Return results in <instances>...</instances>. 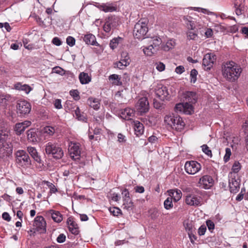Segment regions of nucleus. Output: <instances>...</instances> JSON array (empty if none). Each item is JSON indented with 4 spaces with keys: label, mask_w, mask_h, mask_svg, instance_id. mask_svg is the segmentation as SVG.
I'll use <instances>...</instances> for the list:
<instances>
[{
    "label": "nucleus",
    "mask_w": 248,
    "mask_h": 248,
    "mask_svg": "<svg viewBox=\"0 0 248 248\" xmlns=\"http://www.w3.org/2000/svg\"><path fill=\"white\" fill-rule=\"evenodd\" d=\"M242 72L240 66L233 61L223 62L221 65L222 75L226 80L230 82L236 81Z\"/></svg>",
    "instance_id": "obj_1"
},
{
    "label": "nucleus",
    "mask_w": 248,
    "mask_h": 248,
    "mask_svg": "<svg viewBox=\"0 0 248 248\" xmlns=\"http://www.w3.org/2000/svg\"><path fill=\"white\" fill-rule=\"evenodd\" d=\"M9 136L8 131L0 130V156L1 158L8 157L13 153V146Z\"/></svg>",
    "instance_id": "obj_2"
},
{
    "label": "nucleus",
    "mask_w": 248,
    "mask_h": 248,
    "mask_svg": "<svg viewBox=\"0 0 248 248\" xmlns=\"http://www.w3.org/2000/svg\"><path fill=\"white\" fill-rule=\"evenodd\" d=\"M164 122L169 127L176 131H181L185 125L182 118L178 115L175 116L173 113L166 114Z\"/></svg>",
    "instance_id": "obj_3"
},
{
    "label": "nucleus",
    "mask_w": 248,
    "mask_h": 248,
    "mask_svg": "<svg viewBox=\"0 0 248 248\" xmlns=\"http://www.w3.org/2000/svg\"><path fill=\"white\" fill-rule=\"evenodd\" d=\"M45 151L46 154L51 155L56 159H61L64 153L62 148L57 143L48 142L45 145Z\"/></svg>",
    "instance_id": "obj_4"
},
{
    "label": "nucleus",
    "mask_w": 248,
    "mask_h": 248,
    "mask_svg": "<svg viewBox=\"0 0 248 248\" xmlns=\"http://www.w3.org/2000/svg\"><path fill=\"white\" fill-rule=\"evenodd\" d=\"M15 155L16 162L18 166L26 168L31 165V159L26 151L19 150L16 152Z\"/></svg>",
    "instance_id": "obj_5"
},
{
    "label": "nucleus",
    "mask_w": 248,
    "mask_h": 248,
    "mask_svg": "<svg viewBox=\"0 0 248 248\" xmlns=\"http://www.w3.org/2000/svg\"><path fill=\"white\" fill-rule=\"evenodd\" d=\"M147 31L148 28L146 24L140 21L134 26L133 35L135 38L140 39L144 37Z\"/></svg>",
    "instance_id": "obj_6"
},
{
    "label": "nucleus",
    "mask_w": 248,
    "mask_h": 248,
    "mask_svg": "<svg viewBox=\"0 0 248 248\" xmlns=\"http://www.w3.org/2000/svg\"><path fill=\"white\" fill-rule=\"evenodd\" d=\"M182 20L186 27L189 30H194L197 27L199 28L202 26L200 22L196 18L190 16H185L182 17Z\"/></svg>",
    "instance_id": "obj_7"
},
{
    "label": "nucleus",
    "mask_w": 248,
    "mask_h": 248,
    "mask_svg": "<svg viewBox=\"0 0 248 248\" xmlns=\"http://www.w3.org/2000/svg\"><path fill=\"white\" fill-rule=\"evenodd\" d=\"M68 151L71 158L75 160L79 159L81 155L80 144L71 141L69 144Z\"/></svg>",
    "instance_id": "obj_8"
},
{
    "label": "nucleus",
    "mask_w": 248,
    "mask_h": 248,
    "mask_svg": "<svg viewBox=\"0 0 248 248\" xmlns=\"http://www.w3.org/2000/svg\"><path fill=\"white\" fill-rule=\"evenodd\" d=\"M217 57L213 53H208L205 54L202 60V65L206 71H208L213 66L216 62Z\"/></svg>",
    "instance_id": "obj_9"
},
{
    "label": "nucleus",
    "mask_w": 248,
    "mask_h": 248,
    "mask_svg": "<svg viewBox=\"0 0 248 248\" xmlns=\"http://www.w3.org/2000/svg\"><path fill=\"white\" fill-rule=\"evenodd\" d=\"M186 171L189 174H195L201 169V164L196 161H186L185 165Z\"/></svg>",
    "instance_id": "obj_10"
},
{
    "label": "nucleus",
    "mask_w": 248,
    "mask_h": 248,
    "mask_svg": "<svg viewBox=\"0 0 248 248\" xmlns=\"http://www.w3.org/2000/svg\"><path fill=\"white\" fill-rule=\"evenodd\" d=\"M34 229L40 233H43L46 232V223L42 216H37L33 222Z\"/></svg>",
    "instance_id": "obj_11"
},
{
    "label": "nucleus",
    "mask_w": 248,
    "mask_h": 248,
    "mask_svg": "<svg viewBox=\"0 0 248 248\" xmlns=\"http://www.w3.org/2000/svg\"><path fill=\"white\" fill-rule=\"evenodd\" d=\"M17 112L20 115H26L30 113L31 110V104L25 100L18 101L16 105Z\"/></svg>",
    "instance_id": "obj_12"
},
{
    "label": "nucleus",
    "mask_w": 248,
    "mask_h": 248,
    "mask_svg": "<svg viewBox=\"0 0 248 248\" xmlns=\"http://www.w3.org/2000/svg\"><path fill=\"white\" fill-rule=\"evenodd\" d=\"M185 202L186 204L190 206H198L202 205L201 198L193 194H188L186 197Z\"/></svg>",
    "instance_id": "obj_13"
},
{
    "label": "nucleus",
    "mask_w": 248,
    "mask_h": 248,
    "mask_svg": "<svg viewBox=\"0 0 248 248\" xmlns=\"http://www.w3.org/2000/svg\"><path fill=\"white\" fill-rule=\"evenodd\" d=\"M136 108L141 113H146L149 109V104L146 97L140 98L136 105Z\"/></svg>",
    "instance_id": "obj_14"
},
{
    "label": "nucleus",
    "mask_w": 248,
    "mask_h": 248,
    "mask_svg": "<svg viewBox=\"0 0 248 248\" xmlns=\"http://www.w3.org/2000/svg\"><path fill=\"white\" fill-rule=\"evenodd\" d=\"M199 184L203 188L209 189L213 186L214 180L209 175H204L200 179Z\"/></svg>",
    "instance_id": "obj_15"
},
{
    "label": "nucleus",
    "mask_w": 248,
    "mask_h": 248,
    "mask_svg": "<svg viewBox=\"0 0 248 248\" xmlns=\"http://www.w3.org/2000/svg\"><path fill=\"white\" fill-rule=\"evenodd\" d=\"M155 93L157 97L161 100L167 99L169 93L166 87L160 84L155 88Z\"/></svg>",
    "instance_id": "obj_16"
},
{
    "label": "nucleus",
    "mask_w": 248,
    "mask_h": 248,
    "mask_svg": "<svg viewBox=\"0 0 248 248\" xmlns=\"http://www.w3.org/2000/svg\"><path fill=\"white\" fill-rule=\"evenodd\" d=\"M118 25L117 19L113 17H108L103 26L104 30L106 32H109L115 29Z\"/></svg>",
    "instance_id": "obj_17"
},
{
    "label": "nucleus",
    "mask_w": 248,
    "mask_h": 248,
    "mask_svg": "<svg viewBox=\"0 0 248 248\" xmlns=\"http://www.w3.org/2000/svg\"><path fill=\"white\" fill-rule=\"evenodd\" d=\"M183 98L184 102L195 104L197 102L198 97L195 92L188 91L183 93Z\"/></svg>",
    "instance_id": "obj_18"
},
{
    "label": "nucleus",
    "mask_w": 248,
    "mask_h": 248,
    "mask_svg": "<svg viewBox=\"0 0 248 248\" xmlns=\"http://www.w3.org/2000/svg\"><path fill=\"white\" fill-rule=\"evenodd\" d=\"M31 124V122L25 121L24 122L17 123L15 127V131L18 135H20L25 130V129Z\"/></svg>",
    "instance_id": "obj_19"
},
{
    "label": "nucleus",
    "mask_w": 248,
    "mask_h": 248,
    "mask_svg": "<svg viewBox=\"0 0 248 248\" xmlns=\"http://www.w3.org/2000/svg\"><path fill=\"white\" fill-rule=\"evenodd\" d=\"M183 225L186 231L187 232L190 239H191L192 235H193L195 238V235L193 234V232L195 231V230L193 228L192 221L189 219L185 220L183 222Z\"/></svg>",
    "instance_id": "obj_20"
},
{
    "label": "nucleus",
    "mask_w": 248,
    "mask_h": 248,
    "mask_svg": "<svg viewBox=\"0 0 248 248\" xmlns=\"http://www.w3.org/2000/svg\"><path fill=\"white\" fill-rule=\"evenodd\" d=\"M240 181L234 177H232L229 180V187L231 193H237L240 188Z\"/></svg>",
    "instance_id": "obj_21"
},
{
    "label": "nucleus",
    "mask_w": 248,
    "mask_h": 248,
    "mask_svg": "<svg viewBox=\"0 0 248 248\" xmlns=\"http://www.w3.org/2000/svg\"><path fill=\"white\" fill-rule=\"evenodd\" d=\"M170 198L175 202H178L182 197V192L178 189H170L168 191Z\"/></svg>",
    "instance_id": "obj_22"
},
{
    "label": "nucleus",
    "mask_w": 248,
    "mask_h": 248,
    "mask_svg": "<svg viewBox=\"0 0 248 248\" xmlns=\"http://www.w3.org/2000/svg\"><path fill=\"white\" fill-rule=\"evenodd\" d=\"M134 128L135 133L137 136H141L144 131L143 125L139 121H136L134 122Z\"/></svg>",
    "instance_id": "obj_23"
},
{
    "label": "nucleus",
    "mask_w": 248,
    "mask_h": 248,
    "mask_svg": "<svg viewBox=\"0 0 248 248\" xmlns=\"http://www.w3.org/2000/svg\"><path fill=\"white\" fill-rule=\"evenodd\" d=\"M84 41L88 45L97 46V43L96 41V38L94 35L89 33L85 35L83 38Z\"/></svg>",
    "instance_id": "obj_24"
},
{
    "label": "nucleus",
    "mask_w": 248,
    "mask_h": 248,
    "mask_svg": "<svg viewBox=\"0 0 248 248\" xmlns=\"http://www.w3.org/2000/svg\"><path fill=\"white\" fill-rule=\"evenodd\" d=\"M27 139L29 141L31 142L37 141V134L35 129H31L27 132Z\"/></svg>",
    "instance_id": "obj_25"
},
{
    "label": "nucleus",
    "mask_w": 248,
    "mask_h": 248,
    "mask_svg": "<svg viewBox=\"0 0 248 248\" xmlns=\"http://www.w3.org/2000/svg\"><path fill=\"white\" fill-rule=\"evenodd\" d=\"M49 213L51 215L52 218L55 222H60L62 220V216L59 211L50 210Z\"/></svg>",
    "instance_id": "obj_26"
},
{
    "label": "nucleus",
    "mask_w": 248,
    "mask_h": 248,
    "mask_svg": "<svg viewBox=\"0 0 248 248\" xmlns=\"http://www.w3.org/2000/svg\"><path fill=\"white\" fill-rule=\"evenodd\" d=\"M121 114L122 117L124 119L129 120L130 119V117L134 115V110L130 108H126L122 110Z\"/></svg>",
    "instance_id": "obj_27"
},
{
    "label": "nucleus",
    "mask_w": 248,
    "mask_h": 248,
    "mask_svg": "<svg viewBox=\"0 0 248 248\" xmlns=\"http://www.w3.org/2000/svg\"><path fill=\"white\" fill-rule=\"evenodd\" d=\"M28 153L37 162L41 161L40 157L39 156L36 149L32 147H28L27 148Z\"/></svg>",
    "instance_id": "obj_28"
},
{
    "label": "nucleus",
    "mask_w": 248,
    "mask_h": 248,
    "mask_svg": "<svg viewBox=\"0 0 248 248\" xmlns=\"http://www.w3.org/2000/svg\"><path fill=\"white\" fill-rule=\"evenodd\" d=\"M123 204L122 207L123 209L126 210L128 211L132 210L134 205L130 198L127 199H123Z\"/></svg>",
    "instance_id": "obj_29"
},
{
    "label": "nucleus",
    "mask_w": 248,
    "mask_h": 248,
    "mask_svg": "<svg viewBox=\"0 0 248 248\" xmlns=\"http://www.w3.org/2000/svg\"><path fill=\"white\" fill-rule=\"evenodd\" d=\"M80 82L82 84L88 83L91 80V77L87 73L82 72L79 75Z\"/></svg>",
    "instance_id": "obj_30"
},
{
    "label": "nucleus",
    "mask_w": 248,
    "mask_h": 248,
    "mask_svg": "<svg viewBox=\"0 0 248 248\" xmlns=\"http://www.w3.org/2000/svg\"><path fill=\"white\" fill-rule=\"evenodd\" d=\"M15 88L16 90L25 91L26 93H29L31 90V88L30 86L27 84L22 85L20 83L16 84Z\"/></svg>",
    "instance_id": "obj_31"
},
{
    "label": "nucleus",
    "mask_w": 248,
    "mask_h": 248,
    "mask_svg": "<svg viewBox=\"0 0 248 248\" xmlns=\"http://www.w3.org/2000/svg\"><path fill=\"white\" fill-rule=\"evenodd\" d=\"M162 40L158 37L152 38L149 41V44L151 45L157 51L158 49L159 46L161 44Z\"/></svg>",
    "instance_id": "obj_32"
},
{
    "label": "nucleus",
    "mask_w": 248,
    "mask_h": 248,
    "mask_svg": "<svg viewBox=\"0 0 248 248\" xmlns=\"http://www.w3.org/2000/svg\"><path fill=\"white\" fill-rule=\"evenodd\" d=\"M89 105L94 109H98L100 108V103L98 99L93 98H89L88 100Z\"/></svg>",
    "instance_id": "obj_33"
},
{
    "label": "nucleus",
    "mask_w": 248,
    "mask_h": 248,
    "mask_svg": "<svg viewBox=\"0 0 248 248\" xmlns=\"http://www.w3.org/2000/svg\"><path fill=\"white\" fill-rule=\"evenodd\" d=\"M192 104L188 102H184L185 109H184V113L190 115L194 112V108Z\"/></svg>",
    "instance_id": "obj_34"
},
{
    "label": "nucleus",
    "mask_w": 248,
    "mask_h": 248,
    "mask_svg": "<svg viewBox=\"0 0 248 248\" xmlns=\"http://www.w3.org/2000/svg\"><path fill=\"white\" fill-rule=\"evenodd\" d=\"M109 80L111 81V83L115 85H121V78L118 75L112 74L109 77Z\"/></svg>",
    "instance_id": "obj_35"
},
{
    "label": "nucleus",
    "mask_w": 248,
    "mask_h": 248,
    "mask_svg": "<svg viewBox=\"0 0 248 248\" xmlns=\"http://www.w3.org/2000/svg\"><path fill=\"white\" fill-rule=\"evenodd\" d=\"M143 51L145 55L149 56H152L155 52L156 51L155 47H154V46L150 44L148 46L144 48Z\"/></svg>",
    "instance_id": "obj_36"
},
{
    "label": "nucleus",
    "mask_w": 248,
    "mask_h": 248,
    "mask_svg": "<svg viewBox=\"0 0 248 248\" xmlns=\"http://www.w3.org/2000/svg\"><path fill=\"white\" fill-rule=\"evenodd\" d=\"M101 10L105 12H112L116 10V8L111 4H104L101 5Z\"/></svg>",
    "instance_id": "obj_37"
},
{
    "label": "nucleus",
    "mask_w": 248,
    "mask_h": 248,
    "mask_svg": "<svg viewBox=\"0 0 248 248\" xmlns=\"http://www.w3.org/2000/svg\"><path fill=\"white\" fill-rule=\"evenodd\" d=\"M235 8V12L237 15H245V14L247 11V7L245 6V4L240 5Z\"/></svg>",
    "instance_id": "obj_38"
},
{
    "label": "nucleus",
    "mask_w": 248,
    "mask_h": 248,
    "mask_svg": "<svg viewBox=\"0 0 248 248\" xmlns=\"http://www.w3.org/2000/svg\"><path fill=\"white\" fill-rule=\"evenodd\" d=\"M74 115H75L78 120L84 121L86 119L84 114L80 111L78 107H77L76 109L75 110V113Z\"/></svg>",
    "instance_id": "obj_39"
},
{
    "label": "nucleus",
    "mask_w": 248,
    "mask_h": 248,
    "mask_svg": "<svg viewBox=\"0 0 248 248\" xmlns=\"http://www.w3.org/2000/svg\"><path fill=\"white\" fill-rule=\"evenodd\" d=\"M121 59L122 61L125 62V64L129 65L131 61L128 53L126 51H123L121 53Z\"/></svg>",
    "instance_id": "obj_40"
},
{
    "label": "nucleus",
    "mask_w": 248,
    "mask_h": 248,
    "mask_svg": "<svg viewBox=\"0 0 248 248\" xmlns=\"http://www.w3.org/2000/svg\"><path fill=\"white\" fill-rule=\"evenodd\" d=\"M56 131L55 127L51 126H46L44 128V133L48 134L49 136H53Z\"/></svg>",
    "instance_id": "obj_41"
},
{
    "label": "nucleus",
    "mask_w": 248,
    "mask_h": 248,
    "mask_svg": "<svg viewBox=\"0 0 248 248\" xmlns=\"http://www.w3.org/2000/svg\"><path fill=\"white\" fill-rule=\"evenodd\" d=\"M125 62L124 61H122L121 59H120V61L118 62H116L114 63V67L118 68L120 69H124L126 66L129 65V64H125Z\"/></svg>",
    "instance_id": "obj_42"
},
{
    "label": "nucleus",
    "mask_w": 248,
    "mask_h": 248,
    "mask_svg": "<svg viewBox=\"0 0 248 248\" xmlns=\"http://www.w3.org/2000/svg\"><path fill=\"white\" fill-rule=\"evenodd\" d=\"M172 198L168 197L164 202V208L167 210H169L172 208L173 204Z\"/></svg>",
    "instance_id": "obj_43"
},
{
    "label": "nucleus",
    "mask_w": 248,
    "mask_h": 248,
    "mask_svg": "<svg viewBox=\"0 0 248 248\" xmlns=\"http://www.w3.org/2000/svg\"><path fill=\"white\" fill-rule=\"evenodd\" d=\"M187 38L188 40H196L198 38V34L195 31H188L186 32Z\"/></svg>",
    "instance_id": "obj_44"
},
{
    "label": "nucleus",
    "mask_w": 248,
    "mask_h": 248,
    "mask_svg": "<svg viewBox=\"0 0 248 248\" xmlns=\"http://www.w3.org/2000/svg\"><path fill=\"white\" fill-rule=\"evenodd\" d=\"M153 105L154 108L156 109L161 110L165 108V105L163 103L157 101L155 99L154 100Z\"/></svg>",
    "instance_id": "obj_45"
},
{
    "label": "nucleus",
    "mask_w": 248,
    "mask_h": 248,
    "mask_svg": "<svg viewBox=\"0 0 248 248\" xmlns=\"http://www.w3.org/2000/svg\"><path fill=\"white\" fill-rule=\"evenodd\" d=\"M198 75V71L193 69L190 72V77H191V82L194 83L196 82L197 80V76Z\"/></svg>",
    "instance_id": "obj_46"
},
{
    "label": "nucleus",
    "mask_w": 248,
    "mask_h": 248,
    "mask_svg": "<svg viewBox=\"0 0 248 248\" xmlns=\"http://www.w3.org/2000/svg\"><path fill=\"white\" fill-rule=\"evenodd\" d=\"M120 39V38H114L111 40L109 43V46L111 48L114 49L116 48L119 44V40Z\"/></svg>",
    "instance_id": "obj_47"
},
{
    "label": "nucleus",
    "mask_w": 248,
    "mask_h": 248,
    "mask_svg": "<svg viewBox=\"0 0 248 248\" xmlns=\"http://www.w3.org/2000/svg\"><path fill=\"white\" fill-rule=\"evenodd\" d=\"M241 169V165L238 162H235L232 165V171L236 173H237Z\"/></svg>",
    "instance_id": "obj_48"
},
{
    "label": "nucleus",
    "mask_w": 248,
    "mask_h": 248,
    "mask_svg": "<svg viewBox=\"0 0 248 248\" xmlns=\"http://www.w3.org/2000/svg\"><path fill=\"white\" fill-rule=\"evenodd\" d=\"M70 94L73 96L75 100H79L80 98L79 92L77 90H73L70 91Z\"/></svg>",
    "instance_id": "obj_49"
},
{
    "label": "nucleus",
    "mask_w": 248,
    "mask_h": 248,
    "mask_svg": "<svg viewBox=\"0 0 248 248\" xmlns=\"http://www.w3.org/2000/svg\"><path fill=\"white\" fill-rule=\"evenodd\" d=\"M184 109H185L184 102L177 104L175 107V110L177 112L184 113Z\"/></svg>",
    "instance_id": "obj_50"
},
{
    "label": "nucleus",
    "mask_w": 248,
    "mask_h": 248,
    "mask_svg": "<svg viewBox=\"0 0 248 248\" xmlns=\"http://www.w3.org/2000/svg\"><path fill=\"white\" fill-rule=\"evenodd\" d=\"M156 69L162 72L165 69V65L161 62H157L155 63Z\"/></svg>",
    "instance_id": "obj_51"
},
{
    "label": "nucleus",
    "mask_w": 248,
    "mask_h": 248,
    "mask_svg": "<svg viewBox=\"0 0 248 248\" xmlns=\"http://www.w3.org/2000/svg\"><path fill=\"white\" fill-rule=\"evenodd\" d=\"M231 155V150L229 148H226L225 149V155L224 156V160L225 162L229 161Z\"/></svg>",
    "instance_id": "obj_52"
},
{
    "label": "nucleus",
    "mask_w": 248,
    "mask_h": 248,
    "mask_svg": "<svg viewBox=\"0 0 248 248\" xmlns=\"http://www.w3.org/2000/svg\"><path fill=\"white\" fill-rule=\"evenodd\" d=\"M202 151L208 156H212V152L207 145L204 144L202 146Z\"/></svg>",
    "instance_id": "obj_53"
},
{
    "label": "nucleus",
    "mask_w": 248,
    "mask_h": 248,
    "mask_svg": "<svg viewBox=\"0 0 248 248\" xmlns=\"http://www.w3.org/2000/svg\"><path fill=\"white\" fill-rule=\"evenodd\" d=\"M174 42L172 40H170L166 43V45L163 47V49L165 51H168L172 48L174 46Z\"/></svg>",
    "instance_id": "obj_54"
},
{
    "label": "nucleus",
    "mask_w": 248,
    "mask_h": 248,
    "mask_svg": "<svg viewBox=\"0 0 248 248\" xmlns=\"http://www.w3.org/2000/svg\"><path fill=\"white\" fill-rule=\"evenodd\" d=\"M110 212L114 216H117L121 213V210L117 207H113L109 209Z\"/></svg>",
    "instance_id": "obj_55"
},
{
    "label": "nucleus",
    "mask_w": 248,
    "mask_h": 248,
    "mask_svg": "<svg viewBox=\"0 0 248 248\" xmlns=\"http://www.w3.org/2000/svg\"><path fill=\"white\" fill-rule=\"evenodd\" d=\"M66 43L69 46H73L75 44V39L72 36H68L66 39Z\"/></svg>",
    "instance_id": "obj_56"
},
{
    "label": "nucleus",
    "mask_w": 248,
    "mask_h": 248,
    "mask_svg": "<svg viewBox=\"0 0 248 248\" xmlns=\"http://www.w3.org/2000/svg\"><path fill=\"white\" fill-rule=\"evenodd\" d=\"M55 108L57 109H61L62 108V101L61 99H57L53 102Z\"/></svg>",
    "instance_id": "obj_57"
},
{
    "label": "nucleus",
    "mask_w": 248,
    "mask_h": 248,
    "mask_svg": "<svg viewBox=\"0 0 248 248\" xmlns=\"http://www.w3.org/2000/svg\"><path fill=\"white\" fill-rule=\"evenodd\" d=\"M206 225L208 228V230L210 231L211 232L215 228V224L214 222L210 220H208L206 221Z\"/></svg>",
    "instance_id": "obj_58"
},
{
    "label": "nucleus",
    "mask_w": 248,
    "mask_h": 248,
    "mask_svg": "<svg viewBox=\"0 0 248 248\" xmlns=\"http://www.w3.org/2000/svg\"><path fill=\"white\" fill-rule=\"evenodd\" d=\"M8 98L6 96H1L0 97V106L5 107L7 104Z\"/></svg>",
    "instance_id": "obj_59"
},
{
    "label": "nucleus",
    "mask_w": 248,
    "mask_h": 248,
    "mask_svg": "<svg viewBox=\"0 0 248 248\" xmlns=\"http://www.w3.org/2000/svg\"><path fill=\"white\" fill-rule=\"evenodd\" d=\"M206 231V227L205 225H202L198 230V233L200 235H203Z\"/></svg>",
    "instance_id": "obj_60"
},
{
    "label": "nucleus",
    "mask_w": 248,
    "mask_h": 248,
    "mask_svg": "<svg viewBox=\"0 0 248 248\" xmlns=\"http://www.w3.org/2000/svg\"><path fill=\"white\" fill-rule=\"evenodd\" d=\"M185 71V68L182 65H180L176 67L175 72L178 74H181Z\"/></svg>",
    "instance_id": "obj_61"
},
{
    "label": "nucleus",
    "mask_w": 248,
    "mask_h": 248,
    "mask_svg": "<svg viewBox=\"0 0 248 248\" xmlns=\"http://www.w3.org/2000/svg\"><path fill=\"white\" fill-rule=\"evenodd\" d=\"M65 235L62 233L60 234L57 238V241L58 243H63L65 241Z\"/></svg>",
    "instance_id": "obj_62"
},
{
    "label": "nucleus",
    "mask_w": 248,
    "mask_h": 248,
    "mask_svg": "<svg viewBox=\"0 0 248 248\" xmlns=\"http://www.w3.org/2000/svg\"><path fill=\"white\" fill-rule=\"evenodd\" d=\"M52 42L54 45H55L57 46H59L61 45V44H62L61 41L58 37H54L52 39Z\"/></svg>",
    "instance_id": "obj_63"
},
{
    "label": "nucleus",
    "mask_w": 248,
    "mask_h": 248,
    "mask_svg": "<svg viewBox=\"0 0 248 248\" xmlns=\"http://www.w3.org/2000/svg\"><path fill=\"white\" fill-rule=\"evenodd\" d=\"M241 32L245 35V38H248V27H242L241 30Z\"/></svg>",
    "instance_id": "obj_64"
}]
</instances>
